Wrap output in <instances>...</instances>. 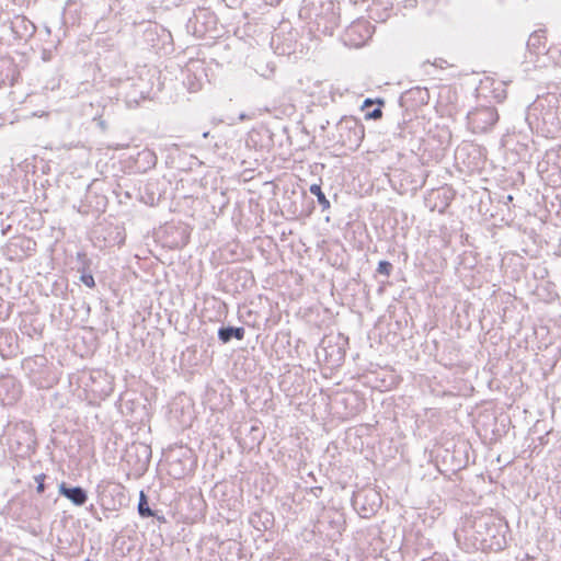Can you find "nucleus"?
<instances>
[{
	"mask_svg": "<svg viewBox=\"0 0 561 561\" xmlns=\"http://www.w3.org/2000/svg\"><path fill=\"white\" fill-rule=\"evenodd\" d=\"M392 265L388 261H380L377 267V272L386 276L390 275Z\"/></svg>",
	"mask_w": 561,
	"mask_h": 561,
	"instance_id": "11",
	"label": "nucleus"
},
{
	"mask_svg": "<svg viewBox=\"0 0 561 561\" xmlns=\"http://www.w3.org/2000/svg\"><path fill=\"white\" fill-rule=\"evenodd\" d=\"M138 513L141 517H150L154 515L153 511L149 507L147 496L142 491L140 492Z\"/></svg>",
	"mask_w": 561,
	"mask_h": 561,
	"instance_id": "9",
	"label": "nucleus"
},
{
	"mask_svg": "<svg viewBox=\"0 0 561 561\" xmlns=\"http://www.w3.org/2000/svg\"><path fill=\"white\" fill-rule=\"evenodd\" d=\"M310 193L314 195L318 199V203L321 205L323 210L330 208V202L323 194L321 186L319 184H312L309 188Z\"/></svg>",
	"mask_w": 561,
	"mask_h": 561,
	"instance_id": "8",
	"label": "nucleus"
},
{
	"mask_svg": "<svg viewBox=\"0 0 561 561\" xmlns=\"http://www.w3.org/2000/svg\"><path fill=\"white\" fill-rule=\"evenodd\" d=\"M483 549L501 550L505 546L503 523L494 516L481 517L474 522Z\"/></svg>",
	"mask_w": 561,
	"mask_h": 561,
	"instance_id": "1",
	"label": "nucleus"
},
{
	"mask_svg": "<svg viewBox=\"0 0 561 561\" xmlns=\"http://www.w3.org/2000/svg\"><path fill=\"white\" fill-rule=\"evenodd\" d=\"M462 149L460 148H457L456 149V158L458 159L459 154L461 153Z\"/></svg>",
	"mask_w": 561,
	"mask_h": 561,
	"instance_id": "17",
	"label": "nucleus"
},
{
	"mask_svg": "<svg viewBox=\"0 0 561 561\" xmlns=\"http://www.w3.org/2000/svg\"><path fill=\"white\" fill-rule=\"evenodd\" d=\"M45 478L46 477L43 473L35 476V481L37 483L36 490L38 493H43L45 491V484H44Z\"/></svg>",
	"mask_w": 561,
	"mask_h": 561,
	"instance_id": "13",
	"label": "nucleus"
},
{
	"mask_svg": "<svg viewBox=\"0 0 561 561\" xmlns=\"http://www.w3.org/2000/svg\"><path fill=\"white\" fill-rule=\"evenodd\" d=\"M218 337L222 343L229 342L232 337H236L237 340H242L244 337V329L241 327L220 328L218 331Z\"/></svg>",
	"mask_w": 561,
	"mask_h": 561,
	"instance_id": "6",
	"label": "nucleus"
},
{
	"mask_svg": "<svg viewBox=\"0 0 561 561\" xmlns=\"http://www.w3.org/2000/svg\"><path fill=\"white\" fill-rule=\"evenodd\" d=\"M203 137H204V138L208 137V133H204V134H203Z\"/></svg>",
	"mask_w": 561,
	"mask_h": 561,
	"instance_id": "20",
	"label": "nucleus"
},
{
	"mask_svg": "<svg viewBox=\"0 0 561 561\" xmlns=\"http://www.w3.org/2000/svg\"><path fill=\"white\" fill-rule=\"evenodd\" d=\"M131 450H135L136 455L141 457V459H139L138 469L144 470L147 467L149 459H150V455H151L149 446L144 445V444H138V445L131 446Z\"/></svg>",
	"mask_w": 561,
	"mask_h": 561,
	"instance_id": "7",
	"label": "nucleus"
},
{
	"mask_svg": "<svg viewBox=\"0 0 561 561\" xmlns=\"http://www.w3.org/2000/svg\"><path fill=\"white\" fill-rule=\"evenodd\" d=\"M432 196L438 197V198H440V197L444 198L445 204L442 207H437V205L435 204L434 206H432L431 209L432 210L437 209L438 213H444L445 208L448 206V203H449V199H450L448 191H446V190H438V191L433 192Z\"/></svg>",
	"mask_w": 561,
	"mask_h": 561,
	"instance_id": "10",
	"label": "nucleus"
},
{
	"mask_svg": "<svg viewBox=\"0 0 561 561\" xmlns=\"http://www.w3.org/2000/svg\"><path fill=\"white\" fill-rule=\"evenodd\" d=\"M341 140H363L364 126L354 117L342 118L336 126Z\"/></svg>",
	"mask_w": 561,
	"mask_h": 561,
	"instance_id": "3",
	"label": "nucleus"
},
{
	"mask_svg": "<svg viewBox=\"0 0 561 561\" xmlns=\"http://www.w3.org/2000/svg\"><path fill=\"white\" fill-rule=\"evenodd\" d=\"M453 134L448 128H443L440 133L434 136L437 140H449L451 139Z\"/></svg>",
	"mask_w": 561,
	"mask_h": 561,
	"instance_id": "12",
	"label": "nucleus"
},
{
	"mask_svg": "<svg viewBox=\"0 0 561 561\" xmlns=\"http://www.w3.org/2000/svg\"><path fill=\"white\" fill-rule=\"evenodd\" d=\"M81 280L83 282L84 285H87L90 288H92L95 285L94 278L92 275H82Z\"/></svg>",
	"mask_w": 561,
	"mask_h": 561,
	"instance_id": "14",
	"label": "nucleus"
},
{
	"mask_svg": "<svg viewBox=\"0 0 561 561\" xmlns=\"http://www.w3.org/2000/svg\"><path fill=\"white\" fill-rule=\"evenodd\" d=\"M499 116L493 107H477L468 113V126L473 134H483L491 128Z\"/></svg>",
	"mask_w": 561,
	"mask_h": 561,
	"instance_id": "2",
	"label": "nucleus"
},
{
	"mask_svg": "<svg viewBox=\"0 0 561 561\" xmlns=\"http://www.w3.org/2000/svg\"><path fill=\"white\" fill-rule=\"evenodd\" d=\"M59 493L71 501L75 505L81 506L87 500V492L80 486H67L65 482L59 485Z\"/></svg>",
	"mask_w": 561,
	"mask_h": 561,
	"instance_id": "4",
	"label": "nucleus"
},
{
	"mask_svg": "<svg viewBox=\"0 0 561 561\" xmlns=\"http://www.w3.org/2000/svg\"><path fill=\"white\" fill-rule=\"evenodd\" d=\"M529 42L530 43H528V45H530L533 47L534 54L543 55L548 51V49H547L548 39H547L545 31L540 30V31L534 32L529 36Z\"/></svg>",
	"mask_w": 561,
	"mask_h": 561,
	"instance_id": "5",
	"label": "nucleus"
},
{
	"mask_svg": "<svg viewBox=\"0 0 561 561\" xmlns=\"http://www.w3.org/2000/svg\"><path fill=\"white\" fill-rule=\"evenodd\" d=\"M99 125H100V127H101V128H104V123H103V121H99Z\"/></svg>",
	"mask_w": 561,
	"mask_h": 561,
	"instance_id": "18",
	"label": "nucleus"
},
{
	"mask_svg": "<svg viewBox=\"0 0 561 561\" xmlns=\"http://www.w3.org/2000/svg\"><path fill=\"white\" fill-rule=\"evenodd\" d=\"M381 115H382V112L380 108H375L373 112L366 113L367 118H374V119L381 117Z\"/></svg>",
	"mask_w": 561,
	"mask_h": 561,
	"instance_id": "15",
	"label": "nucleus"
},
{
	"mask_svg": "<svg viewBox=\"0 0 561 561\" xmlns=\"http://www.w3.org/2000/svg\"><path fill=\"white\" fill-rule=\"evenodd\" d=\"M373 102L371 100L367 99L365 102H364V106H368V105H371Z\"/></svg>",
	"mask_w": 561,
	"mask_h": 561,
	"instance_id": "16",
	"label": "nucleus"
},
{
	"mask_svg": "<svg viewBox=\"0 0 561 561\" xmlns=\"http://www.w3.org/2000/svg\"><path fill=\"white\" fill-rule=\"evenodd\" d=\"M373 496L379 500V496L376 492H373Z\"/></svg>",
	"mask_w": 561,
	"mask_h": 561,
	"instance_id": "19",
	"label": "nucleus"
}]
</instances>
